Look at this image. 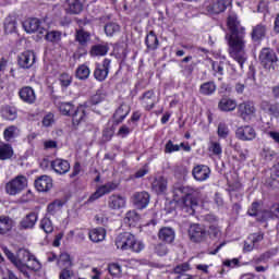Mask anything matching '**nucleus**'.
Segmentation results:
<instances>
[{"label":"nucleus","mask_w":279,"mask_h":279,"mask_svg":"<svg viewBox=\"0 0 279 279\" xmlns=\"http://www.w3.org/2000/svg\"><path fill=\"white\" fill-rule=\"evenodd\" d=\"M227 27L229 33L226 35V40L229 45V54L240 64L243 69V64L247 62V52L245 51V27L241 26L239 17L235 13H230L227 19Z\"/></svg>","instance_id":"nucleus-1"},{"label":"nucleus","mask_w":279,"mask_h":279,"mask_svg":"<svg viewBox=\"0 0 279 279\" xmlns=\"http://www.w3.org/2000/svg\"><path fill=\"white\" fill-rule=\"evenodd\" d=\"M174 195H182L177 202V205L181 208L182 213H185L186 215H195V207L199 204L202 192L189 185H181L174 187Z\"/></svg>","instance_id":"nucleus-2"},{"label":"nucleus","mask_w":279,"mask_h":279,"mask_svg":"<svg viewBox=\"0 0 279 279\" xmlns=\"http://www.w3.org/2000/svg\"><path fill=\"white\" fill-rule=\"evenodd\" d=\"M74 43H77L74 58L80 60L83 56L88 53V45H90V34L84 28L76 29L74 35Z\"/></svg>","instance_id":"nucleus-3"},{"label":"nucleus","mask_w":279,"mask_h":279,"mask_svg":"<svg viewBox=\"0 0 279 279\" xmlns=\"http://www.w3.org/2000/svg\"><path fill=\"white\" fill-rule=\"evenodd\" d=\"M259 62L266 71H276L278 54L271 48H263L259 52Z\"/></svg>","instance_id":"nucleus-4"},{"label":"nucleus","mask_w":279,"mask_h":279,"mask_svg":"<svg viewBox=\"0 0 279 279\" xmlns=\"http://www.w3.org/2000/svg\"><path fill=\"white\" fill-rule=\"evenodd\" d=\"M27 186V178L25 175H17L5 184V193L8 195H19Z\"/></svg>","instance_id":"nucleus-5"},{"label":"nucleus","mask_w":279,"mask_h":279,"mask_svg":"<svg viewBox=\"0 0 279 279\" xmlns=\"http://www.w3.org/2000/svg\"><path fill=\"white\" fill-rule=\"evenodd\" d=\"M189 236L193 243H204L208 238V231H206V227L194 223L189 229Z\"/></svg>","instance_id":"nucleus-6"},{"label":"nucleus","mask_w":279,"mask_h":279,"mask_svg":"<svg viewBox=\"0 0 279 279\" xmlns=\"http://www.w3.org/2000/svg\"><path fill=\"white\" fill-rule=\"evenodd\" d=\"M111 60L106 58L102 61V64L97 63L95 71H94V77L97 80V82H106L108 80V73H110V64Z\"/></svg>","instance_id":"nucleus-7"},{"label":"nucleus","mask_w":279,"mask_h":279,"mask_svg":"<svg viewBox=\"0 0 279 279\" xmlns=\"http://www.w3.org/2000/svg\"><path fill=\"white\" fill-rule=\"evenodd\" d=\"M17 64L20 69H32L36 64V53L26 50L17 56Z\"/></svg>","instance_id":"nucleus-8"},{"label":"nucleus","mask_w":279,"mask_h":279,"mask_svg":"<svg viewBox=\"0 0 279 279\" xmlns=\"http://www.w3.org/2000/svg\"><path fill=\"white\" fill-rule=\"evenodd\" d=\"M38 223V213L31 211L19 223L20 230H34Z\"/></svg>","instance_id":"nucleus-9"},{"label":"nucleus","mask_w":279,"mask_h":279,"mask_svg":"<svg viewBox=\"0 0 279 279\" xmlns=\"http://www.w3.org/2000/svg\"><path fill=\"white\" fill-rule=\"evenodd\" d=\"M235 137L239 141H254L256 138V130L251 125L240 126L235 131Z\"/></svg>","instance_id":"nucleus-10"},{"label":"nucleus","mask_w":279,"mask_h":279,"mask_svg":"<svg viewBox=\"0 0 279 279\" xmlns=\"http://www.w3.org/2000/svg\"><path fill=\"white\" fill-rule=\"evenodd\" d=\"M149 193L143 192H135L132 196L133 206L137 208V210L145 209L146 206H149Z\"/></svg>","instance_id":"nucleus-11"},{"label":"nucleus","mask_w":279,"mask_h":279,"mask_svg":"<svg viewBox=\"0 0 279 279\" xmlns=\"http://www.w3.org/2000/svg\"><path fill=\"white\" fill-rule=\"evenodd\" d=\"M23 28L27 34H36V32H38V34H40L41 36L43 34H45V32H47L40 26V20L36 17L25 20L23 22Z\"/></svg>","instance_id":"nucleus-12"},{"label":"nucleus","mask_w":279,"mask_h":279,"mask_svg":"<svg viewBox=\"0 0 279 279\" xmlns=\"http://www.w3.org/2000/svg\"><path fill=\"white\" fill-rule=\"evenodd\" d=\"M19 97L24 104H36V92L32 86H24L19 90Z\"/></svg>","instance_id":"nucleus-13"},{"label":"nucleus","mask_w":279,"mask_h":279,"mask_svg":"<svg viewBox=\"0 0 279 279\" xmlns=\"http://www.w3.org/2000/svg\"><path fill=\"white\" fill-rule=\"evenodd\" d=\"M117 183L109 182L96 190V192L88 198L87 202H95L99 199V197H104V195H108V193H112V191H117Z\"/></svg>","instance_id":"nucleus-14"},{"label":"nucleus","mask_w":279,"mask_h":279,"mask_svg":"<svg viewBox=\"0 0 279 279\" xmlns=\"http://www.w3.org/2000/svg\"><path fill=\"white\" fill-rule=\"evenodd\" d=\"M35 189L39 193H47L53 189V180L49 175H41L35 181Z\"/></svg>","instance_id":"nucleus-15"},{"label":"nucleus","mask_w":279,"mask_h":279,"mask_svg":"<svg viewBox=\"0 0 279 279\" xmlns=\"http://www.w3.org/2000/svg\"><path fill=\"white\" fill-rule=\"evenodd\" d=\"M51 169L59 175H64L71 171V163L66 159L57 158L51 161Z\"/></svg>","instance_id":"nucleus-16"},{"label":"nucleus","mask_w":279,"mask_h":279,"mask_svg":"<svg viewBox=\"0 0 279 279\" xmlns=\"http://www.w3.org/2000/svg\"><path fill=\"white\" fill-rule=\"evenodd\" d=\"M192 175L197 182H204L210 178V168L205 165H198L193 168Z\"/></svg>","instance_id":"nucleus-17"},{"label":"nucleus","mask_w":279,"mask_h":279,"mask_svg":"<svg viewBox=\"0 0 279 279\" xmlns=\"http://www.w3.org/2000/svg\"><path fill=\"white\" fill-rule=\"evenodd\" d=\"M29 263L32 264H23L24 271H20V274H23V276L27 279L32 278V275H29V271H40V269H43V264H40V262L38 260V258H36V256L33 255Z\"/></svg>","instance_id":"nucleus-18"},{"label":"nucleus","mask_w":279,"mask_h":279,"mask_svg":"<svg viewBox=\"0 0 279 279\" xmlns=\"http://www.w3.org/2000/svg\"><path fill=\"white\" fill-rule=\"evenodd\" d=\"M218 109L221 112H233L236 110V101L228 96H222L218 102Z\"/></svg>","instance_id":"nucleus-19"},{"label":"nucleus","mask_w":279,"mask_h":279,"mask_svg":"<svg viewBox=\"0 0 279 279\" xmlns=\"http://www.w3.org/2000/svg\"><path fill=\"white\" fill-rule=\"evenodd\" d=\"M126 199L125 197L119 194H112L108 199V207L111 210H121V208H125Z\"/></svg>","instance_id":"nucleus-20"},{"label":"nucleus","mask_w":279,"mask_h":279,"mask_svg":"<svg viewBox=\"0 0 279 279\" xmlns=\"http://www.w3.org/2000/svg\"><path fill=\"white\" fill-rule=\"evenodd\" d=\"M72 125L77 128L86 121V109L83 106L77 107L74 112L71 114Z\"/></svg>","instance_id":"nucleus-21"},{"label":"nucleus","mask_w":279,"mask_h":279,"mask_svg":"<svg viewBox=\"0 0 279 279\" xmlns=\"http://www.w3.org/2000/svg\"><path fill=\"white\" fill-rule=\"evenodd\" d=\"M125 250H131V252H143L145 245L143 242L136 241L134 234L129 233L126 236Z\"/></svg>","instance_id":"nucleus-22"},{"label":"nucleus","mask_w":279,"mask_h":279,"mask_svg":"<svg viewBox=\"0 0 279 279\" xmlns=\"http://www.w3.org/2000/svg\"><path fill=\"white\" fill-rule=\"evenodd\" d=\"M158 236L163 243H173L175 241V231L171 227H163L159 230Z\"/></svg>","instance_id":"nucleus-23"},{"label":"nucleus","mask_w":279,"mask_h":279,"mask_svg":"<svg viewBox=\"0 0 279 279\" xmlns=\"http://www.w3.org/2000/svg\"><path fill=\"white\" fill-rule=\"evenodd\" d=\"M14 228V220L10 216H0V234L5 236L9 232H12Z\"/></svg>","instance_id":"nucleus-24"},{"label":"nucleus","mask_w":279,"mask_h":279,"mask_svg":"<svg viewBox=\"0 0 279 279\" xmlns=\"http://www.w3.org/2000/svg\"><path fill=\"white\" fill-rule=\"evenodd\" d=\"M266 34H267V26H265L264 24H257L252 29L251 38L253 43H260L263 38H265Z\"/></svg>","instance_id":"nucleus-25"},{"label":"nucleus","mask_w":279,"mask_h":279,"mask_svg":"<svg viewBox=\"0 0 279 279\" xmlns=\"http://www.w3.org/2000/svg\"><path fill=\"white\" fill-rule=\"evenodd\" d=\"M254 112H256L254 104L247 101L239 105V114L244 121L247 119V117H252Z\"/></svg>","instance_id":"nucleus-26"},{"label":"nucleus","mask_w":279,"mask_h":279,"mask_svg":"<svg viewBox=\"0 0 279 279\" xmlns=\"http://www.w3.org/2000/svg\"><path fill=\"white\" fill-rule=\"evenodd\" d=\"M151 189L157 195H162V193L167 192V179L165 177L156 178L151 183Z\"/></svg>","instance_id":"nucleus-27"},{"label":"nucleus","mask_w":279,"mask_h":279,"mask_svg":"<svg viewBox=\"0 0 279 279\" xmlns=\"http://www.w3.org/2000/svg\"><path fill=\"white\" fill-rule=\"evenodd\" d=\"M86 0H65L70 14H80L84 10Z\"/></svg>","instance_id":"nucleus-28"},{"label":"nucleus","mask_w":279,"mask_h":279,"mask_svg":"<svg viewBox=\"0 0 279 279\" xmlns=\"http://www.w3.org/2000/svg\"><path fill=\"white\" fill-rule=\"evenodd\" d=\"M130 114V106L122 104L113 113V119L117 124L122 123L125 117Z\"/></svg>","instance_id":"nucleus-29"},{"label":"nucleus","mask_w":279,"mask_h":279,"mask_svg":"<svg viewBox=\"0 0 279 279\" xmlns=\"http://www.w3.org/2000/svg\"><path fill=\"white\" fill-rule=\"evenodd\" d=\"M191 269V266L187 263L178 265L174 267V274H177L175 279H193V276L186 274Z\"/></svg>","instance_id":"nucleus-30"},{"label":"nucleus","mask_w":279,"mask_h":279,"mask_svg":"<svg viewBox=\"0 0 279 279\" xmlns=\"http://www.w3.org/2000/svg\"><path fill=\"white\" fill-rule=\"evenodd\" d=\"M88 236L93 243H101L106 239V230L104 228L92 229L88 232Z\"/></svg>","instance_id":"nucleus-31"},{"label":"nucleus","mask_w":279,"mask_h":279,"mask_svg":"<svg viewBox=\"0 0 279 279\" xmlns=\"http://www.w3.org/2000/svg\"><path fill=\"white\" fill-rule=\"evenodd\" d=\"M216 90H217V85L213 81L205 82L199 86V93L205 97H209V95H215Z\"/></svg>","instance_id":"nucleus-32"},{"label":"nucleus","mask_w":279,"mask_h":279,"mask_svg":"<svg viewBox=\"0 0 279 279\" xmlns=\"http://www.w3.org/2000/svg\"><path fill=\"white\" fill-rule=\"evenodd\" d=\"M145 45L147 46V49L149 51H156V49H158L159 41L154 31H150L149 34L146 36Z\"/></svg>","instance_id":"nucleus-33"},{"label":"nucleus","mask_w":279,"mask_h":279,"mask_svg":"<svg viewBox=\"0 0 279 279\" xmlns=\"http://www.w3.org/2000/svg\"><path fill=\"white\" fill-rule=\"evenodd\" d=\"M3 253L5 254L7 258L19 269L20 271H25V266L17 260V255H14L12 251L8 247H3Z\"/></svg>","instance_id":"nucleus-34"},{"label":"nucleus","mask_w":279,"mask_h":279,"mask_svg":"<svg viewBox=\"0 0 279 279\" xmlns=\"http://www.w3.org/2000/svg\"><path fill=\"white\" fill-rule=\"evenodd\" d=\"M141 221V214L136 210H130L126 213L124 218V223H126L130 227L136 226Z\"/></svg>","instance_id":"nucleus-35"},{"label":"nucleus","mask_w":279,"mask_h":279,"mask_svg":"<svg viewBox=\"0 0 279 279\" xmlns=\"http://www.w3.org/2000/svg\"><path fill=\"white\" fill-rule=\"evenodd\" d=\"M230 5H232V0H218L213 4V12L214 14H221V12H226Z\"/></svg>","instance_id":"nucleus-36"},{"label":"nucleus","mask_w":279,"mask_h":279,"mask_svg":"<svg viewBox=\"0 0 279 279\" xmlns=\"http://www.w3.org/2000/svg\"><path fill=\"white\" fill-rule=\"evenodd\" d=\"M14 156V149L10 144L0 145V160H10Z\"/></svg>","instance_id":"nucleus-37"},{"label":"nucleus","mask_w":279,"mask_h":279,"mask_svg":"<svg viewBox=\"0 0 279 279\" xmlns=\"http://www.w3.org/2000/svg\"><path fill=\"white\" fill-rule=\"evenodd\" d=\"M57 265L61 269L73 267V259H71V255H69V253H61L58 258Z\"/></svg>","instance_id":"nucleus-38"},{"label":"nucleus","mask_w":279,"mask_h":279,"mask_svg":"<svg viewBox=\"0 0 279 279\" xmlns=\"http://www.w3.org/2000/svg\"><path fill=\"white\" fill-rule=\"evenodd\" d=\"M143 105L145 106L146 110H153L155 102H154V90H147L141 97Z\"/></svg>","instance_id":"nucleus-39"},{"label":"nucleus","mask_w":279,"mask_h":279,"mask_svg":"<svg viewBox=\"0 0 279 279\" xmlns=\"http://www.w3.org/2000/svg\"><path fill=\"white\" fill-rule=\"evenodd\" d=\"M32 258H34V255L26 248H20L17 251V262L21 263V265H27Z\"/></svg>","instance_id":"nucleus-40"},{"label":"nucleus","mask_w":279,"mask_h":279,"mask_svg":"<svg viewBox=\"0 0 279 279\" xmlns=\"http://www.w3.org/2000/svg\"><path fill=\"white\" fill-rule=\"evenodd\" d=\"M45 39L48 43H52V45H58V43H60V40H62V32H60V31L46 32Z\"/></svg>","instance_id":"nucleus-41"},{"label":"nucleus","mask_w":279,"mask_h":279,"mask_svg":"<svg viewBox=\"0 0 279 279\" xmlns=\"http://www.w3.org/2000/svg\"><path fill=\"white\" fill-rule=\"evenodd\" d=\"M262 109L267 110L272 117H279V102L269 104V101H262Z\"/></svg>","instance_id":"nucleus-42"},{"label":"nucleus","mask_w":279,"mask_h":279,"mask_svg":"<svg viewBox=\"0 0 279 279\" xmlns=\"http://www.w3.org/2000/svg\"><path fill=\"white\" fill-rule=\"evenodd\" d=\"M1 114L7 121H14L16 119V108L5 106L1 109Z\"/></svg>","instance_id":"nucleus-43"},{"label":"nucleus","mask_w":279,"mask_h":279,"mask_svg":"<svg viewBox=\"0 0 279 279\" xmlns=\"http://www.w3.org/2000/svg\"><path fill=\"white\" fill-rule=\"evenodd\" d=\"M64 206V202L61 199H56L52 203L48 204L47 206V213L48 215H56L59 210H62V207Z\"/></svg>","instance_id":"nucleus-44"},{"label":"nucleus","mask_w":279,"mask_h":279,"mask_svg":"<svg viewBox=\"0 0 279 279\" xmlns=\"http://www.w3.org/2000/svg\"><path fill=\"white\" fill-rule=\"evenodd\" d=\"M5 34H14L16 32V20L12 16H8L4 20Z\"/></svg>","instance_id":"nucleus-45"},{"label":"nucleus","mask_w":279,"mask_h":279,"mask_svg":"<svg viewBox=\"0 0 279 279\" xmlns=\"http://www.w3.org/2000/svg\"><path fill=\"white\" fill-rule=\"evenodd\" d=\"M109 51V48L107 45H94L90 49V56H106Z\"/></svg>","instance_id":"nucleus-46"},{"label":"nucleus","mask_w":279,"mask_h":279,"mask_svg":"<svg viewBox=\"0 0 279 279\" xmlns=\"http://www.w3.org/2000/svg\"><path fill=\"white\" fill-rule=\"evenodd\" d=\"M264 217L267 219V218H270V219H279V203H275L270 206L269 210H266L264 213Z\"/></svg>","instance_id":"nucleus-47"},{"label":"nucleus","mask_w":279,"mask_h":279,"mask_svg":"<svg viewBox=\"0 0 279 279\" xmlns=\"http://www.w3.org/2000/svg\"><path fill=\"white\" fill-rule=\"evenodd\" d=\"M76 77L77 80H86L87 77H90V69L87 68L86 64H82L76 69Z\"/></svg>","instance_id":"nucleus-48"},{"label":"nucleus","mask_w":279,"mask_h":279,"mask_svg":"<svg viewBox=\"0 0 279 279\" xmlns=\"http://www.w3.org/2000/svg\"><path fill=\"white\" fill-rule=\"evenodd\" d=\"M39 227L44 232H46V234H51V232H53V222H51V219L47 217L40 220Z\"/></svg>","instance_id":"nucleus-49"},{"label":"nucleus","mask_w":279,"mask_h":279,"mask_svg":"<svg viewBox=\"0 0 279 279\" xmlns=\"http://www.w3.org/2000/svg\"><path fill=\"white\" fill-rule=\"evenodd\" d=\"M17 132L19 128L14 125L8 126L3 132V137L7 142H10L12 138H16Z\"/></svg>","instance_id":"nucleus-50"},{"label":"nucleus","mask_w":279,"mask_h":279,"mask_svg":"<svg viewBox=\"0 0 279 279\" xmlns=\"http://www.w3.org/2000/svg\"><path fill=\"white\" fill-rule=\"evenodd\" d=\"M130 232H123L120 233L117 238H116V245L118 247V250H123L125 251V243L128 241V234Z\"/></svg>","instance_id":"nucleus-51"},{"label":"nucleus","mask_w":279,"mask_h":279,"mask_svg":"<svg viewBox=\"0 0 279 279\" xmlns=\"http://www.w3.org/2000/svg\"><path fill=\"white\" fill-rule=\"evenodd\" d=\"M73 108H74V106L71 102L59 104V110L65 117H71V114L73 113Z\"/></svg>","instance_id":"nucleus-52"},{"label":"nucleus","mask_w":279,"mask_h":279,"mask_svg":"<svg viewBox=\"0 0 279 279\" xmlns=\"http://www.w3.org/2000/svg\"><path fill=\"white\" fill-rule=\"evenodd\" d=\"M217 134L219 138H228V136H230V129L228 128V124L220 122L218 124Z\"/></svg>","instance_id":"nucleus-53"},{"label":"nucleus","mask_w":279,"mask_h":279,"mask_svg":"<svg viewBox=\"0 0 279 279\" xmlns=\"http://www.w3.org/2000/svg\"><path fill=\"white\" fill-rule=\"evenodd\" d=\"M118 32H121V26L117 23H108L105 26V33L107 36H114V34H118Z\"/></svg>","instance_id":"nucleus-54"},{"label":"nucleus","mask_w":279,"mask_h":279,"mask_svg":"<svg viewBox=\"0 0 279 279\" xmlns=\"http://www.w3.org/2000/svg\"><path fill=\"white\" fill-rule=\"evenodd\" d=\"M180 147H184V143L181 145L173 144V141H168L165 146V154H173V151H180Z\"/></svg>","instance_id":"nucleus-55"},{"label":"nucleus","mask_w":279,"mask_h":279,"mask_svg":"<svg viewBox=\"0 0 279 279\" xmlns=\"http://www.w3.org/2000/svg\"><path fill=\"white\" fill-rule=\"evenodd\" d=\"M61 86L64 88H69L71 84L73 83V76H71L69 73H62L59 77Z\"/></svg>","instance_id":"nucleus-56"},{"label":"nucleus","mask_w":279,"mask_h":279,"mask_svg":"<svg viewBox=\"0 0 279 279\" xmlns=\"http://www.w3.org/2000/svg\"><path fill=\"white\" fill-rule=\"evenodd\" d=\"M208 235L210 236V239H219V236L221 235V229H219L218 223L209 226Z\"/></svg>","instance_id":"nucleus-57"},{"label":"nucleus","mask_w":279,"mask_h":279,"mask_svg":"<svg viewBox=\"0 0 279 279\" xmlns=\"http://www.w3.org/2000/svg\"><path fill=\"white\" fill-rule=\"evenodd\" d=\"M75 277V271H73V267L61 268L59 274V279H71Z\"/></svg>","instance_id":"nucleus-58"},{"label":"nucleus","mask_w":279,"mask_h":279,"mask_svg":"<svg viewBox=\"0 0 279 279\" xmlns=\"http://www.w3.org/2000/svg\"><path fill=\"white\" fill-rule=\"evenodd\" d=\"M209 151H211V154L214 156H221V154H223V149L221 148V144L218 142H211L209 145Z\"/></svg>","instance_id":"nucleus-59"},{"label":"nucleus","mask_w":279,"mask_h":279,"mask_svg":"<svg viewBox=\"0 0 279 279\" xmlns=\"http://www.w3.org/2000/svg\"><path fill=\"white\" fill-rule=\"evenodd\" d=\"M258 208H260V204L258 202L252 203L251 207L247 210V215H250V217H257Z\"/></svg>","instance_id":"nucleus-60"},{"label":"nucleus","mask_w":279,"mask_h":279,"mask_svg":"<svg viewBox=\"0 0 279 279\" xmlns=\"http://www.w3.org/2000/svg\"><path fill=\"white\" fill-rule=\"evenodd\" d=\"M108 269L111 276H121V266L119 264H111L109 265Z\"/></svg>","instance_id":"nucleus-61"},{"label":"nucleus","mask_w":279,"mask_h":279,"mask_svg":"<svg viewBox=\"0 0 279 279\" xmlns=\"http://www.w3.org/2000/svg\"><path fill=\"white\" fill-rule=\"evenodd\" d=\"M155 252L158 254V256H167L169 250L167 248V245L159 243L155 246Z\"/></svg>","instance_id":"nucleus-62"},{"label":"nucleus","mask_w":279,"mask_h":279,"mask_svg":"<svg viewBox=\"0 0 279 279\" xmlns=\"http://www.w3.org/2000/svg\"><path fill=\"white\" fill-rule=\"evenodd\" d=\"M112 136H114V131L112 129H105L102 131V142L108 143V141H112Z\"/></svg>","instance_id":"nucleus-63"},{"label":"nucleus","mask_w":279,"mask_h":279,"mask_svg":"<svg viewBox=\"0 0 279 279\" xmlns=\"http://www.w3.org/2000/svg\"><path fill=\"white\" fill-rule=\"evenodd\" d=\"M264 239V234L263 233H253L248 236V241L250 243H253L256 245V243H260V241H263Z\"/></svg>","instance_id":"nucleus-64"}]
</instances>
